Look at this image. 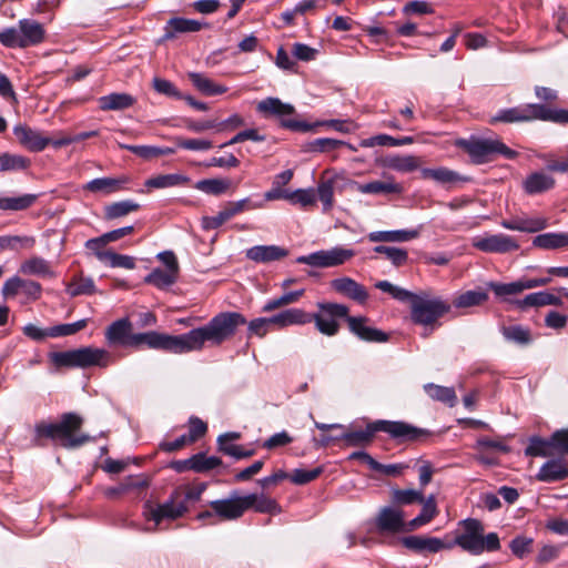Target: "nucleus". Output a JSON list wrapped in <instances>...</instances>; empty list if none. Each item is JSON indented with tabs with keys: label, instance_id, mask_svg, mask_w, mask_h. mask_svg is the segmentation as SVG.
I'll return each instance as SVG.
<instances>
[{
	"label": "nucleus",
	"instance_id": "obj_58",
	"mask_svg": "<svg viewBox=\"0 0 568 568\" xmlns=\"http://www.w3.org/2000/svg\"><path fill=\"white\" fill-rule=\"evenodd\" d=\"M222 460L216 456H206L203 453L193 455L194 471L205 473L221 466Z\"/></svg>",
	"mask_w": 568,
	"mask_h": 568
},
{
	"label": "nucleus",
	"instance_id": "obj_32",
	"mask_svg": "<svg viewBox=\"0 0 568 568\" xmlns=\"http://www.w3.org/2000/svg\"><path fill=\"white\" fill-rule=\"evenodd\" d=\"M190 178L181 173L159 174L148 179L144 185L149 189H169L184 186L190 183Z\"/></svg>",
	"mask_w": 568,
	"mask_h": 568
},
{
	"label": "nucleus",
	"instance_id": "obj_43",
	"mask_svg": "<svg viewBox=\"0 0 568 568\" xmlns=\"http://www.w3.org/2000/svg\"><path fill=\"white\" fill-rule=\"evenodd\" d=\"M229 179H204L195 183L194 187L211 195H221L231 187Z\"/></svg>",
	"mask_w": 568,
	"mask_h": 568
},
{
	"label": "nucleus",
	"instance_id": "obj_10",
	"mask_svg": "<svg viewBox=\"0 0 568 568\" xmlns=\"http://www.w3.org/2000/svg\"><path fill=\"white\" fill-rule=\"evenodd\" d=\"M158 260L164 264V268L155 267L144 277V283L165 291L174 285L180 273V265L172 251H164L158 254Z\"/></svg>",
	"mask_w": 568,
	"mask_h": 568
},
{
	"label": "nucleus",
	"instance_id": "obj_29",
	"mask_svg": "<svg viewBox=\"0 0 568 568\" xmlns=\"http://www.w3.org/2000/svg\"><path fill=\"white\" fill-rule=\"evenodd\" d=\"M513 303L516 304L519 308L540 307L546 305H562L560 296L550 292L531 293L526 295L523 300H516Z\"/></svg>",
	"mask_w": 568,
	"mask_h": 568
},
{
	"label": "nucleus",
	"instance_id": "obj_36",
	"mask_svg": "<svg viewBox=\"0 0 568 568\" xmlns=\"http://www.w3.org/2000/svg\"><path fill=\"white\" fill-rule=\"evenodd\" d=\"M420 175L423 179H432L440 184L448 185L457 182H464L467 179L460 176L457 172L452 171L446 168H437V169H423L420 171Z\"/></svg>",
	"mask_w": 568,
	"mask_h": 568
},
{
	"label": "nucleus",
	"instance_id": "obj_55",
	"mask_svg": "<svg viewBox=\"0 0 568 568\" xmlns=\"http://www.w3.org/2000/svg\"><path fill=\"white\" fill-rule=\"evenodd\" d=\"M88 325V320H80L74 323L68 324H59L52 327H49V337H61V336H70L85 328Z\"/></svg>",
	"mask_w": 568,
	"mask_h": 568
},
{
	"label": "nucleus",
	"instance_id": "obj_14",
	"mask_svg": "<svg viewBox=\"0 0 568 568\" xmlns=\"http://www.w3.org/2000/svg\"><path fill=\"white\" fill-rule=\"evenodd\" d=\"M261 206V203L255 204L250 199L227 202L216 215L202 217L201 225L206 231L215 230L222 226L225 222L230 221L235 215L244 211L258 209Z\"/></svg>",
	"mask_w": 568,
	"mask_h": 568
},
{
	"label": "nucleus",
	"instance_id": "obj_34",
	"mask_svg": "<svg viewBox=\"0 0 568 568\" xmlns=\"http://www.w3.org/2000/svg\"><path fill=\"white\" fill-rule=\"evenodd\" d=\"M246 501V510L253 508L257 513L262 514H278L281 507L275 499H272L265 495L248 494L244 496Z\"/></svg>",
	"mask_w": 568,
	"mask_h": 568
},
{
	"label": "nucleus",
	"instance_id": "obj_41",
	"mask_svg": "<svg viewBox=\"0 0 568 568\" xmlns=\"http://www.w3.org/2000/svg\"><path fill=\"white\" fill-rule=\"evenodd\" d=\"M37 200L34 194H23L20 196H0V210L2 211H22L30 207Z\"/></svg>",
	"mask_w": 568,
	"mask_h": 568
},
{
	"label": "nucleus",
	"instance_id": "obj_39",
	"mask_svg": "<svg viewBox=\"0 0 568 568\" xmlns=\"http://www.w3.org/2000/svg\"><path fill=\"white\" fill-rule=\"evenodd\" d=\"M97 291L95 284L91 277H85L82 274L74 276L67 286V293L71 297L79 295H92Z\"/></svg>",
	"mask_w": 568,
	"mask_h": 568
},
{
	"label": "nucleus",
	"instance_id": "obj_27",
	"mask_svg": "<svg viewBox=\"0 0 568 568\" xmlns=\"http://www.w3.org/2000/svg\"><path fill=\"white\" fill-rule=\"evenodd\" d=\"M273 326L283 328L290 325H304L312 322L311 314L300 308H288L270 317Z\"/></svg>",
	"mask_w": 568,
	"mask_h": 568
},
{
	"label": "nucleus",
	"instance_id": "obj_7",
	"mask_svg": "<svg viewBox=\"0 0 568 568\" xmlns=\"http://www.w3.org/2000/svg\"><path fill=\"white\" fill-rule=\"evenodd\" d=\"M51 363L57 367H108L112 363L110 353L103 348L92 346L80 347L65 352H53L49 355Z\"/></svg>",
	"mask_w": 568,
	"mask_h": 568
},
{
	"label": "nucleus",
	"instance_id": "obj_51",
	"mask_svg": "<svg viewBox=\"0 0 568 568\" xmlns=\"http://www.w3.org/2000/svg\"><path fill=\"white\" fill-rule=\"evenodd\" d=\"M501 333L507 341L519 345H527L531 342L530 331L520 325L505 326Z\"/></svg>",
	"mask_w": 568,
	"mask_h": 568
},
{
	"label": "nucleus",
	"instance_id": "obj_15",
	"mask_svg": "<svg viewBox=\"0 0 568 568\" xmlns=\"http://www.w3.org/2000/svg\"><path fill=\"white\" fill-rule=\"evenodd\" d=\"M473 246L485 253L499 254L514 252L519 248V244L513 236L503 233L477 236L473 240Z\"/></svg>",
	"mask_w": 568,
	"mask_h": 568
},
{
	"label": "nucleus",
	"instance_id": "obj_50",
	"mask_svg": "<svg viewBox=\"0 0 568 568\" xmlns=\"http://www.w3.org/2000/svg\"><path fill=\"white\" fill-rule=\"evenodd\" d=\"M392 500L398 506L423 503L424 494L422 489H393Z\"/></svg>",
	"mask_w": 568,
	"mask_h": 568
},
{
	"label": "nucleus",
	"instance_id": "obj_35",
	"mask_svg": "<svg viewBox=\"0 0 568 568\" xmlns=\"http://www.w3.org/2000/svg\"><path fill=\"white\" fill-rule=\"evenodd\" d=\"M555 180L544 172H535L527 176L524 182L525 191L528 194H537L552 189Z\"/></svg>",
	"mask_w": 568,
	"mask_h": 568
},
{
	"label": "nucleus",
	"instance_id": "obj_19",
	"mask_svg": "<svg viewBox=\"0 0 568 568\" xmlns=\"http://www.w3.org/2000/svg\"><path fill=\"white\" fill-rule=\"evenodd\" d=\"M368 320L359 316H348L347 324L349 331L358 338L365 342L384 343L388 339V335L381 329L367 325Z\"/></svg>",
	"mask_w": 568,
	"mask_h": 568
},
{
	"label": "nucleus",
	"instance_id": "obj_22",
	"mask_svg": "<svg viewBox=\"0 0 568 568\" xmlns=\"http://www.w3.org/2000/svg\"><path fill=\"white\" fill-rule=\"evenodd\" d=\"M19 273L42 278H54L57 276L50 262L37 255L24 260L19 266Z\"/></svg>",
	"mask_w": 568,
	"mask_h": 568
},
{
	"label": "nucleus",
	"instance_id": "obj_3",
	"mask_svg": "<svg viewBox=\"0 0 568 568\" xmlns=\"http://www.w3.org/2000/svg\"><path fill=\"white\" fill-rule=\"evenodd\" d=\"M377 432L387 433L392 438L402 440H419L430 435L427 429L415 427L405 422L376 420L367 424L364 429L347 430L339 438L347 446L368 445Z\"/></svg>",
	"mask_w": 568,
	"mask_h": 568
},
{
	"label": "nucleus",
	"instance_id": "obj_2",
	"mask_svg": "<svg viewBox=\"0 0 568 568\" xmlns=\"http://www.w3.org/2000/svg\"><path fill=\"white\" fill-rule=\"evenodd\" d=\"M375 287L388 293L399 302H409L410 318L415 324L425 327L422 334L424 337H427L439 325L438 320L450 311V305L446 301L429 292L415 294L388 281H379L375 284Z\"/></svg>",
	"mask_w": 568,
	"mask_h": 568
},
{
	"label": "nucleus",
	"instance_id": "obj_18",
	"mask_svg": "<svg viewBox=\"0 0 568 568\" xmlns=\"http://www.w3.org/2000/svg\"><path fill=\"white\" fill-rule=\"evenodd\" d=\"M13 134L18 142L31 152L44 150L51 142V139L44 136L40 131L26 124H18L13 128Z\"/></svg>",
	"mask_w": 568,
	"mask_h": 568
},
{
	"label": "nucleus",
	"instance_id": "obj_30",
	"mask_svg": "<svg viewBox=\"0 0 568 568\" xmlns=\"http://www.w3.org/2000/svg\"><path fill=\"white\" fill-rule=\"evenodd\" d=\"M356 190L363 194H400L404 189L402 184L394 181L392 176L387 181H372L364 184H356Z\"/></svg>",
	"mask_w": 568,
	"mask_h": 568
},
{
	"label": "nucleus",
	"instance_id": "obj_11",
	"mask_svg": "<svg viewBox=\"0 0 568 568\" xmlns=\"http://www.w3.org/2000/svg\"><path fill=\"white\" fill-rule=\"evenodd\" d=\"M355 256V251L343 246L320 250L296 258V263L316 268H329L345 264Z\"/></svg>",
	"mask_w": 568,
	"mask_h": 568
},
{
	"label": "nucleus",
	"instance_id": "obj_16",
	"mask_svg": "<svg viewBox=\"0 0 568 568\" xmlns=\"http://www.w3.org/2000/svg\"><path fill=\"white\" fill-rule=\"evenodd\" d=\"M210 507L221 520H236L246 511V501L244 496L232 491L229 498L212 500Z\"/></svg>",
	"mask_w": 568,
	"mask_h": 568
},
{
	"label": "nucleus",
	"instance_id": "obj_45",
	"mask_svg": "<svg viewBox=\"0 0 568 568\" xmlns=\"http://www.w3.org/2000/svg\"><path fill=\"white\" fill-rule=\"evenodd\" d=\"M30 166V160L23 155L2 153L0 154V172L22 171Z\"/></svg>",
	"mask_w": 568,
	"mask_h": 568
},
{
	"label": "nucleus",
	"instance_id": "obj_13",
	"mask_svg": "<svg viewBox=\"0 0 568 568\" xmlns=\"http://www.w3.org/2000/svg\"><path fill=\"white\" fill-rule=\"evenodd\" d=\"M186 511L187 506L181 501L180 493L173 490L165 503L156 506L146 505L144 514L148 520H153L155 525H159L164 519L175 520L181 518Z\"/></svg>",
	"mask_w": 568,
	"mask_h": 568
},
{
	"label": "nucleus",
	"instance_id": "obj_37",
	"mask_svg": "<svg viewBox=\"0 0 568 568\" xmlns=\"http://www.w3.org/2000/svg\"><path fill=\"white\" fill-rule=\"evenodd\" d=\"M385 166L397 172L408 173L417 170L422 161L415 155H393L385 160Z\"/></svg>",
	"mask_w": 568,
	"mask_h": 568
},
{
	"label": "nucleus",
	"instance_id": "obj_56",
	"mask_svg": "<svg viewBox=\"0 0 568 568\" xmlns=\"http://www.w3.org/2000/svg\"><path fill=\"white\" fill-rule=\"evenodd\" d=\"M345 144L344 141L331 138H320L308 142L305 150L308 152H329Z\"/></svg>",
	"mask_w": 568,
	"mask_h": 568
},
{
	"label": "nucleus",
	"instance_id": "obj_44",
	"mask_svg": "<svg viewBox=\"0 0 568 568\" xmlns=\"http://www.w3.org/2000/svg\"><path fill=\"white\" fill-rule=\"evenodd\" d=\"M414 142V138L412 136H404L400 139H395L387 134H379L372 136L369 139H364L361 142V146L363 148H372L375 145H389V146H400L406 144H412Z\"/></svg>",
	"mask_w": 568,
	"mask_h": 568
},
{
	"label": "nucleus",
	"instance_id": "obj_62",
	"mask_svg": "<svg viewBox=\"0 0 568 568\" xmlns=\"http://www.w3.org/2000/svg\"><path fill=\"white\" fill-rule=\"evenodd\" d=\"M174 142L178 148L191 151H206L213 148V143L205 139H183L175 138Z\"/></svg>",
	"mask_w": 568,
	"mask_h": 568
},
{
	"label": "nucleus",
	"instance_id": "obj_5",
	"mask_svg": "<svg viewBox=\"0 0 568 568\" xmlns=\"http://www.w3.org/2000/svg\"><path fill=\"white\" fill-rule=\"evenodd\" d=\"M460 530L449 544L460 547L464 551L478 556L484 551H496L500 548V540L496 532L484 535L483 523L475 518L459 521Z\"/></svg>",
	"mask_w": 568,
	"mask_h": 568
},
{
	"label": "nucleus",
	"instance_id": "obj_38",
	"mask_svg": "<svg viewBox=\"0 0 568 568\" xmlns=\"http://www.w3.org/2000/svg\"><path fill=\"white\" fill-rule=\"evenodd\" d=\"M532 245L542 250H557L568 245L567 233H544L532 240Z\"/></svg>",
	"mask_w": 568,
	"mask_h": 568
},
{
	"label": "nucleus",
	"instance_id": "obj_4",
	"mask_svg": "<svg viewBox=\"0 0 568 568\" xmlns=\"http://www.w3.org/2000/svg\"><path fill=\"white\" fill-rule=\"evenodd\" d=\"M82 423V418L74 413L63 414L58 423H38L34 428V445L41 446L40 439L45 437L59 440V444L67 449L78 448L92 440L89 435L77 434Z\"/></svg>",
	"mask_w": 568,
	"mask_h": 568
},
{
	"label": "nucleus",
	"instance_id": "obj_48",
	"mask_svg": "<svg viewBox=\"0 0 568 568\" xmlns=\"http://www.w3.org/2000/svg\"><path fill=\"white\" fill-rule=\"evenodd\" d=\"M140 205L131 200L112 203L105 207V217L108 220L119 219L138 211Z\"/></svg>",
	"mask_w": 568,
	"mask_h": 568
},
{
	"label": "nucleus",
	"instance_id": "obj_31",
	"mask_svg": "<svg viewBox=\"0 0 568 568\" xmlns=\"http://www.w3.org/2000/svg\"><path fill=\"white\" fill-rule=\"evenodd\" d=\"M500 224L507 230L535 233L544 230L547 226V221L544 217H516L503 220Z\"/></svg>",
	"mask_w": 568,
	"mask_h": 568
},
{
	"label": "nucleus",
	"instance_id": "obj_53",
	"mask_svg": "<svg viewBox=\"0 0 568 568\" xmlns=\"http://www.w3.org/2000/svg\"><path fill=\"white\" fill-rule=\"evenodd\" d=\"M36 240L32 236H0V247L3 250L32 248Z\"/></svg>",
	"mask_w": 568,
	"mask_h": 568
},
{
	"label": "nucleus",
	"instance_id": "obj_26",
	"mask_svg": "<svg viewBox=\"0 0 568 568\" xmlns=\"http://www.w3.org/2000/svg\"><path fill=\"white\" fill-rule=\"evenodd\" d=\"M18 23L24 48L38 45L44 40L45 31L40 22L21 19Z\"/></svg>",
	"mask_w": 568,
	"mask_h": 568
},
{
	"label": "nucleus",
	"instance_id": "obj_21",
	"mask_svg": "<svg viewBox=\"0 0 568 568\" xmlns=\"http://www.w3.org/2000/svg\"><path fill=\"white\" fill-rule=\"evenodd\" d=\"M209 27L207 23L194 19L171 18L164 27V40L174 39L179 33H194Z\"/></svg>",
	"mask_w": 568,
	"mask_h": 568
},
{
	"label": "nucleus",
	"instance_id": "obj_49",
	"mask_svg": "<svg viewBox=\"0 0 568 568\" xmlns=\"http://www.w3.org/2000/svg\"><path fill=\"white\" fill-rule=\"evenodd\" d=\"M488 300V294L483 290L467 291L460 294L454 302L456 307L465 308L477 306Z\"/></svg>",
	"mask_w": 568,
	"mask_h": 568
},
{
	"label": "nucleus",
	"instance_id": "obj_57",
	"mask_svg": "<svg viewBox=\"0 0 568 568\" xmlns=\"http://www.w3.org/2000/svg\"><path fill=\"white\" fill-rule=\"evenodd\" d=\"M288 201L292 204H300L302 207L312 206L316 202V192L313 189H298L288 191Z\"/></svg>",
	"mask_w": 568,
	"mask_h": 568
},
{
	"label": "nucleus",
	"instance_id": "obj_1",
	"mask_svg": "<svg viewBox=\"0 0 568 568\" xmlns=\"http://www.w3.org/2000/svg\"><path fill=\"white\" fill-rule=\"evenodd\" d=\"M246 323L245 317L236 312L220 313L206 325L191 329L181 335H170L155 331L132 333V323L129 318H120L108 326L105 339L111 346L139 347L146 345L152 349H160L174 354H184L201 351L205 344L219 346L231 338L237 327Z\"/></svg>",
	"mask_w": 568,
	"mask_h": 568
},
{
	"label": "nucleus",
	"instance_id": "obj_63",
	"mask_svg": "<svg viewBox=\"0 0 568 568\" xmlns=\"http://www.w3.org/2000/svg\"><path fill=\"white\" fill-rule=\"evenodd\" d=\"M317 195L323 203L324 211L331 210L334 202V183L332 180L320 182L317 186Z\"/></svg>",
	"mask_w": 568,
	"mask_h": 568
},
{
	"label": "nucleus",
	"instance_id": "obj_8",
	"mask_svg": "<svg viewBox=\"0 0 568 568\" xmlns=\"http://www.w3.org/2000/svg\"><path fill=\"white\" fill-rule=\"evenodd\" d=\"M456 145L469 154L473 162L481 164L493 159L495 154H500L506 159H515L518 153L509 149L500 140L493 139H460Z\"/></svg>",
	"mask_w": 568,
	"mask_h": 568
},
{
	"label": "nucleus",
	"instance_id": "obj_52",
	"mask_svg": "<svg viewBox=\"0 0 568 568\" xmlns=\"http://www.w3.org/2000/svg\"><path fill=\"white\" fill-rule=\"evenodd\" d=\"M374 252L384 254L397 267L405 265L408 261V253L405 248L378 245L374 247Z\"/></svg>",
	"mask_w": 568,
	"mask_h": 568
},
{
	"label": "nucleus",
	"instance_id": "obj_33",
	"mask_svg": "<svg viewBox=\"0 0 568 568\" xmlns=\"http://www.w3.org/2000/svg\"><path fill=\"white\" fill-rule=\"evenodd\" d=\"M135 99L128 93H111L99 98V106L102 111H119L131 108Z\"/></svg>",
	"mask_w": 568,
	"mask_h": 568
},
{
	"label": "nucleus",
	"instance_id": "obj_42",
	"mask_svg": "<svg viewBox=\"0 0 568 568\" xmlns=\"http://www.w3.org/2000/svg\"><path fill=\"white\" fill-rule=\"evenodd\" d=\"M422 504L423 508L420 514L408 524L410 529H415L429 523L437 515V506L434 495L428 496L426 499L424 498Z\"/></svg>",
	"mask_w": 568,
	"mask_h": 568
},
{
	"label": "nucleus",
	"instance_id": "obj_20",
	"mask_svg": "<svg viewBox=\"0 0 568 568\" xmlns=\"http://www.w3.org/2000/svg\"><path fill=\"white\" fill-rule=\"evenodd\" d=\"M376 526L381 532H399L405 529L404 513L396 507H384L376 518Z\"/></svg>",
	"mask_w": 568,
	"mask_h": 568
},
{
	"label": "nucleus",
	"instance_id": "obj_9",
	"mask_svg": "<svg viewBox=\"0 0 568 568\" xmlns=\"http://www.w3.org/2000/svg\"><path fill=\"white\" fill-rule=\"evenodd\" d=\"M256 110L264 116H276L281 120L282 126L296 131L308 132L313 131L311 123L287 119L295 112V108L290 103L282 102L278 98H266L257 103Z\"/></svg>",
	"mask_w": 568,
	"mask_h": 568
},
{
	"label": "nucleus",
	"instance_id": "obj_61",
	"mask_svg": "<svg viewBox=\"0 0 568 568\" xmlns=\"http://www.w3.org/2000/svg\"><path fill=\"white\" fill-rule=\"evenodd\" d=\"M487 285L497 297L503 298L504 301H507L508 296L520 294L517 281L511 283L490 282Z\"/></svg>",
	"mask_w": 568,
	"mask_h": 568
},
{
	"label": "nucleus",
	"instance_id": "obj_28",
	"mask_svg": "<svg viewBox=\"0 0 568 568\" xmlns=\"http://www.w3.org/2000/svg\"><path fill=\"white\" fill-rule=\"evenodd\" d=\"M419 236L418 230H395V231H375L367 235L372 243H400L408 242Z\"/></svg>",
	"mask_w": 568,
	"mask_h": 568
},
{
	"label": "nucleus",
	"instance_id": "obj_60",
	"mask_svg": "<svg viewBox=\"0 0 568 568\" xmlns=\"http://www.w3.org/2000/svg\"><path fill=\"white\" fill-rule=\"evenodd\" d=\"M549 447H551L550 439L545 440L540 437H531L529 445L525 449V454L527 456L548 457L551 455Z\"/></svg>",
	"mask_w": 568,
	"mask_h": 568
},
{
	"label": "nucleus",
	"instance_id": "obj_40",
	"mask_svg": "<svg viewBox=\"0 0 568 568\" xmlns=\"http://www.w3.org/2000/svg\"><path fill=\"white\" fill-rule=\"evenodd\" d=\"M189 78L192 84L205 95H217L227 91L224 85L214 83L212 80L201 73H190Z\"/></svg>",
	"mask_w": 568,
	"mask_h": 568
},
{
	"label": "nucleus",
	"instance_id": "obj_25",
	"mask_svg": "<svg viewBox=\"0 0 568 568\" xmlns=\"http://www.w3.org/2000/svg\"><path fill=\"white\" fill-rule=\"evenodd\" d=\"M536 478L544 483L564 480L568 478L567 463L562 459H550L540 467Z\"/></svg>",
	"mask_w": 568,
	"mask_h": 568
},
{
	"label": "nucleus",
	"instance_id": "obj_23",
	"mask_svg": "<svg viewBox=\"0 0 568 568\" xmlns=\"http://www.w3.org/2000/svg\"><path fill=\"white\" fill-rule=\"evenodd\" d=\"M331 287L358 303H364L368 298L366 288L351 277L335 278L331 282Z\"/></svg>",
	"mask_w": 568,
	"mask_h": 568
},
{
	"label": "nucleus",
	"instance_id": "obj_64",
	"mask_svg": "<svg viewBox=\"0 0 568 568\" xmlns=\"http://www.w3.org/2000/svg\"><path fill=\"white\" fill-rule=\"evenodd\" d=\"M322 473H323L322 467H316L311 470L295 469L291 475H288V478L295 485H305V484L311 483L314 479H316Z\"/></svg>",
	"mask_w": 568,
	"mask_h": 568
},
{
	"label": "nucleus",
	"instance_id": "obj_54",
	"mask_svg": "<svg viewBox=\"0 0 568 568\" xmlns=\"http://www.w3.org/2000/svg\"><path fill=\"white\" fill-rule=\"evenodd\" d=\"M304 295V290L287 292L277 298L267 301L262 307L263 312H272L276 308L293 304Z\"/></svg>",
	"mask_w": 568,
	"mask_h": 568
},
{
	"label": "nucleus",
	"instance_id": "obj_24",
	"mask_svg": "<svg viewBox=\"0 0 568 568\" xmlns=\"http://www.w3.org/2000/svg\"><path fill=\"white\" fill-rule=\"evenodd\" d=\"M288 251L277 245H256L248 248L246 257L256 263H270L286 257Z\"/></svg>",
	"mask_w": 568,
	"mask_h": 568
},
{
	"label": "nucleus",
	"instance_id": "obj_6",
	"mask_svg": "<svg viewBox=\"0 0 568 568\" xmlns=\"http://www.w3.org/2000/svg\"><path fill=\"white\" fill-rule=\"evenodd\" d=\"M534 120L548 121L554 123H568V110L552 109L545 104H525L510 109L500 110L490 120V123L505 122H529Z\"/></svg>",
	"mask_w": 568,
	"mask_h": 568
},
{
	"label": "nucleus",
	"instance_id": "obj_47",
	"mask_svg": "<svg viewBox=\"0 0 568 568\" xmlns=\"http://www.w3.org/2000/svg\"><path fill=\"white\" fill-rule=\"evenodd\" d=\"M425 392L427 395L442 403H445L449 406H454L456 402L455 390L450 387L439 386L435 384L425 385Z\"/></svg>",
	"mask_w": 568,
	"mask_h": 568
},
{
	"label": "nucleus",
	"instance_id": "obj_46",
	"mask_svg": "<svg viewBox=\"0 0 568 568\" xmlns=\"http://www.w3.org/2000/svg\"><path fill=\"white\" fill-rule=\"evenodd\" d=\"M128 181L126 178L124 179H112V178H100L94 179L90 181L85 185V190H89L91 192H103V193H111L120 189V185L122 183H125Z\"/></svg>",
	"mask_w": 568,
	"mask_h": 568
},
{
	"label": "nucleus",
	"instance_id": "obj_59",
	"mask_svg": "<svg viewBox=\"0 0 568 568\" xmlns=\"http://www.w3.org/2000/svg\"><path fill=\"white\" fill-rule=\"evenodd\" d=\"M0 43L7 48L24 49L19 24L17 27L3 29L0 32Z\"/></svg>",
	"mask_w": 568,
	"mask_h": 568
},
{
	"label": "nucleus",
	"instance_id": "obj_17",
	"mask_svg": "<svg viewBox=\"0 0 568 568\" xmlns=\"http://www.w3.org/2000/svg\"><path fill=\"white\" fill-rule=\"evenodd\" d=\"M402 544L407 549L419 554H437L442 550H449L454 547V544L445 542L437 537L413 535L402 538Z\"/></svg>",
	"mask_w": 568,
	"mask_h": 568
},
{
	"label": "nucleus",
	"instance_id": "obj_12",
	"mask_svg": "<svg viewBox=\"0 0 568 568\" xmlns=\"http://www.w3.org/2000/svg\"><path fill=\"white\" fill-rule=\"evenodd\" d=\"M320 312L311 314L316 328L324 335L334 336L339 329L337 318L348 317V307L337 303H318Z\"/></svg>",
	"mask_w": 568,
	"mask_h": 568
}]
</instances>
